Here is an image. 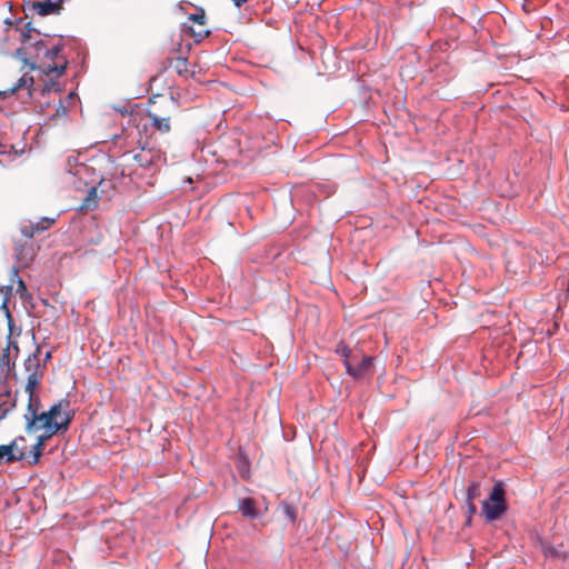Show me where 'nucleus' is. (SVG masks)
Instances as JSON below:
<instances>
[{
	"mask_svg": "<svg viewBox=\"0 0 569 569\" xmlns=\"http://www.w3.org/2000/svg\"><path fill=\"white\" fill-rule=\"evenodd\" d=\"M27 421V431L46 429L48 433L56 435L58 432H64L69 429V426L73 419V413H68L67 418L60 421H53L49 411L41 413L24 415Z\"/></svg>",
	"mask_w": 569,
	"mask_h": 569,
	"instance_id": "f257e3e1",
	"label": "nucleus"
},
{
	"mask_svg": "<svg viewBox=\"0 0 569 569\" xmlns=\"http://www.w3.org/2000/svg\"><path fill=\"white\" fill-rule=\"evenodd\" d=\"M507 500L503 483L498 481L490 491L488 499L482 501V513L488 522L496 521L507 511Z\"/></svg>",
	"mask_w": 569,
	"mask_h": 569,
	"instance_id": "f03ea898",
	"label": "nucleus"
},
{
	"mask_svg": "<svg viewBox=\"0 0 569 569\" xmlns=\"http://www.w3.org/2000/svg\"><path fill=\"white\" fill-rule=\"evenodd\" d=\"M46 48L47 44L44 41L38 40L30 43L28 47L17 49V56L21 58L24 64L29 66L31 70H36L38 68L36 59L41 52L44 53Z\"/></svg>",
	"mask_w": 569,
	"mask_h": 569,
	"instance_id": "7ed1b4c3",
	"label": "nucleus"
},
{
	"mask_svg": "<svg viewBox=\"0 0 569 569\" xmlns=\"http://www.w3.org/2000/svg\"><path fill=\"white\" fill-rule=\"evenodd\" d=\"M40 352V348L38 347L36 353L29 356L24 361V368L29 372L28 381L26 386V391L29 393V397H36L34 390L40 383V376L38 375V369L40 367L38 360V353Z\"/></svg>",
	"mask_w": 569,
	"mask_h": 569,
	"instance_id": "20e7f679",
	"label": "nucleus"
},
{
	"mask_svg": "<svg viewBox=\"0 0 569 569\" xmlns=\"http://www.w3.org/2000/svg\"><path fill=\"white\" fill-rule=\"evenodd\" d=\"M150 103L153 107L147 110V118L150 120L151 126L161 133H168L171 130V114L159 110L152 100H150Z\"/></svg>",
	"mask_w": 569,
	"mask_h": 569,
	"instance_id": "39448f33",
	"label": "nucleus"
},
{
	"mask_svg": "<svg viewBox=\"0 0 569 569\" xmlns=\"http://www.w3.org/2000/svg\"><path fill=\"white\" fill-rule=\"evenodd\" d=\"M373 358L370 356H362L359 358L357 356L356 360H352L350 363H347V373L352 378L360 380L369 375H371Z\"/></svg>",
	"mask_w": 569,
	"mask_h": 569,
	"instance_id": "423d86ee",
	"label": "nucleus"
},
{
	"mask_svg": "<svg viewBox=\"0 0 569 569\" xmlns=\"http://www.w3.org/2000/svg\"><path fill=\"white\" fill-rule=\"evenodd\" d=\"M56 219L43 217L37 222L23 221L20 226V232L27 239H32L36 234L43 232L52 227Z\"/></svg>",
	"mask_w": 569,
	"mask_h": 569,
	"instance_id": "0eeeda50",
	"label": "nucleus"
},
{
	"mask_svg": "<svg viewBox=\"0 0 569 569\" xmlns=\"http://www.w3.org/2000/svg\"><path fill=\"white\" fill-rule=\"evenodd\" d=\"M11 291H12V287H10V286L0 287V297H2V301L0 303V310H2L4 312V316L7 318L10 338L14 335V330H16L14 320H13V317L8 307L9 296L11 295Z\"/></svg>",
	"mask_w": 569,
	"mask_h": 569,
	"instance_id": "6e6552de",
	"label": "nucleus"
},
{
	"mask_svg": "<svg viewBox=\"0 0 569 569\" xmlns=\"http://www.w3.org/2000/svg\"><path fill=\"white\" fill-rule=\"evenodd\" d=\"M48 411L53 421H60L67 418L68 413L74 415V411L70 409V401L68 399H60L57 403L52 405Z\"/></svg>",
	"mask_w": 569,
	"mask_h": 569,
	"instance_id": "1a4fd4ad",
	"label": "nucleus"
},
{
	"mask_svg": "<svg viewBox=\"0 0 569 569\" xmlns=\"http://www.w3.org/2000/svg\"><path fill=\"white\" fill-rule=\"evenodd\" d=\"M541 549L546 558L565 561L569 557V553L562 550V545L555 547L549 542L541 541Z\"/></svg>",
	"mask_w": 569,
	"mask_h": 569,
	"instance_id": "9d476101",
	"label": "nucleus"
},
{
	"mask_svg": "<svg viewBox=\"0 0 569 569\" xmlns=\"http://www.w3.org/2000/svg\"><path fill=\"white\" fill-rule=\"evenodd\" d=\"M30 9L41 17L58 14V7L52 3V0H46L43 2L34 1L30 4Z\"/></svg>",
	"mask_w": 569,
	"mask_h": 569,
	"instance_id": "9b49d317",
	"label": "nucleus"
},
{
	"mask_svg": "<svg viewBox=\"0 0 569 569\" xmlns=\"http://www.w3.org/2000/svg\"><path fill=\"white\" fill-rule=\"evenodd\" d=\"M239 511L243 517L249 519H256L258 517V510L256 508V501L252 498H243L239 501Z\"/></svg>",
	"mask_w": 569,
	"mask_h": 569,
	"instance_id": "f8f14e48",
	"label": "nucleus"
},
{
	"mask_svg": "<svg viewBox=\"0 0 569 569\" xmlns=\"http://www.w3.org/2000/svg\"><path fill=\"white\" fill-rule=\"evenodd\" d=\"M98 206V193L96 187H90L86 198L79 207V211L87 212L89 210L96 209Z\"/></svg>",
	"mask_w": 569,
	"mask_h": 569,
	"instance_id": "ddd939ff",
	"label": "nucleus"
},
{
	"mask_svg": "<svg viewBox=\"0 0 569 569\" xmlns=\"http://www.w3.org/2000/svg\"><path fill=\"white\" fill-rule=\"evenodd\" d=\"M53 435L47 433L41 435L38 437L36 445L33 446L31 453L33 456V459L31 461V465H37L39 462L40 457L43 453L46 441L51 438Z\"/></svg>",
	"mask_w": 569,
	"mask_h": 569,
	"instance_id": "4468645a",
	"label": "nucleus"
},
{
	"mask_svg": "<svg viewBox=\"0 0 569 569\" xmlns=\"http://www.w3.org/2000/svg\"><path fill=\"white\" fill-rule=\"evenodd\" d=\"M134 161L142 168H149L154 162V156L151 150L141 149L133 156Z\"/></svg>",
	"mask_w": 569,
	"mask_h": 569,
	"instance_id": "2eb2a0df",
	"label": "nucleus"
},
{
	"mask_svg": "<svg viewBox=\"0 0 569 569\" xmlns=\"http://www.w3.org/2000/svg\"><path fill=\"white\" fill-rule=\"evenodd\" d=\"M16 254L20 261H24L26 263H28L32 261L34 257V250L33 247L30 244H21L16 248Z\"/></svg>",
	"mask_w": 569,
	"mask_h": 569,
	"instance_id": "dca6fc26",
	"label": "nucleus"
},
{
	"mask_svg": "<svg viewBox=\"0 0 569 569\" xmlns=\"http://www.w3.org/2000/svg\"><path fill=\"white\" fill-rule=\"evenodd\" d=\"M32 84H33V78L32 77L27 78L26 76H23L19 79L18 83L16 86H13L9 91H0V97L6 98L9 94H13L16 91H18L19 89H21L23 87H28V89L30 90Z\"/></svg>",
	"mask_w": 569,
	"mask_h": 569,
	"instance_id": "f3484780",
	"label": "nucleus"
},
{
	"mask_svg": "<svg viewBox=\"0 0 569 569\" xmlns=\"http://www.w3.org/2000/svg\"><path fill=\"white\" fill-rule=\"evenodd\" d=\"M336 352L343 357V363L346 368L348 362L350 363L352 360L357 359V352H353L347 345L342 342L337 346Z\"/></svg>",
	"mask_w": 569,
	"mask_h": 569,
	"instance_id": "a211bd4d",
	"label": "nucleus"
},
{
	"mask_svg": "<svg viewBox=\"0 0 569 569\" xmlns=\"http://www.w3.org/2000/svg\"><path fill=\"white\" fill-rule=\"evenodd\" d=\"M279 507L288 521L295 523L297 520V509L284 500L280 502Z\"/></svg>",
	"mask_w": 569,
	"mask_h": 569,
	"instance_id": "6ab92c4d",
	"label": "nucleus"
},
{
	"mask_svg": "<svg viewBox=\"0 0 569 569\" xmlns=\"http://www.w3.org/2000/svg\"><path fill=\"white\" fill-rule=\"evenodd\" d=\"M481 496V483L479 481H472L467 488L466 500L475 501V499Z\"/></svg>",
	"mask_w": 569,
	"mask_h": 569,
	"instance_id": "aec40b11",
	"label": "nucleus"
},
{
	"mask_svg": "<svg viewBox=\"0 0 569 569\" xmlns=\"http://www.w3.org/2000/svg\"><path fill=\"white\" fill-rule=\"evenodd\" d=\"M67 64H68V62H67V61H64V62H63V64H60V66H58V64H56V63H53V64H48L47 67H44V68L42 69V72H43L46 76H50V74H52V73H54V72H56V73H57V77H61V76L66 72Z\"/></svg>",
	"mask_w": 569,
	"mask_h": 569,
	"instance_id": "412c9836",
	"label": "nucleus"
},
{
	"mask_svg": "<svg viewBox=\"0 0 569 569\" xmlns=\"http://www.w3.org/2000/svg\"><path fill=\"white\" fill-rule=\"evenodd\" d=\"M62 50H63V43H58V44L53 46L51 49L46 48L43 56H44V58H47L49 60H53L60 56Z\"/></svg>",
	"mask_w": 569,
	"mask_h": 569,
	"instance_id": "4be33fe9",
	"label": "nucleus"
},
{
	"mask_svg": "<svg viewBox=\"0 0 569 569\" xmlns=\"http://www.w3.org/2000/svg\"><path fill=\"white\" fill-rule=\"evenodd\" d=\"M173 67L179 74L187 73L188 72V59L184 57L176 58Z\"/></svg>",
	"mask_w": 569,
	"mask_h": 569,
	"instance_id": "5701e85b",
	"label": "nucleus"
},
{
	"mask_svg": "<svg viewBox=\"0 0 569 569\" xmlns=\"http://www.w3.org/2000/svg\"><path fill=\"white\" fill-rule=\"evenodd\" d=\"M189 31H190V34L191 37L194 39V42H200L202 41L204 38L209 37L210 36V30H207V29H200L198 31H196L193 29V27H189Z\"/></svg>",
	"mask_w": 569,
	"mask_h": 569,
	"instance_id": "b1692460",
	"label": "nucleus"
},
{
	"mask_svg": "<svg viewBox=\"0 0 569 569\" xmlns=\"http://www.w3.org/2000/svg\"><path fill=\"white\" fill-rule=\"evenodd\" d=\"M39 407H40L39 398L38 397H29L26 415L38 413Z\"/></svg>",
	"mask_w": 569,
	"mask_h": 569,
	"instance_id": "393cba45",
	"label": "nucleus"
},
{
	"mask_svg": "<svg viewBox=\"0 0 569 569\" xmlns=\"http://www.w3.org/2000/svg\"><path fill=\"white\" fill-rule=\"evenodd\" d=\"M31 32H36L40 34V31L36 29L31 22L26 23V32L22 33V42L24 44L29 43L31 40Z\"/></svg>",
	"mask_w": 569,
	"mask_h": 569,
	"instance_id": "a878e982",
	"label": "nucleus"
},
{
	"mask_svg": "<svg viewBox=\"0 0 569 569\" xmlns=\"http://www.w3.org/2000/svg\"><path fill=\"white\" fill-rule=\"evenodd\" d=\"M189 20H192L193 22L200 24V26H204L206 24V13L203 11V9H200L199 12L197 13H193V14H190Z\"/></svg>",
	"mask_w": 569,
	"mask_h": 569,
	"instance_id": "bb28decb",
	"label": "nucleus"
},
{
	"mask_svg": "<svg viewBox=\"0 0 569 569\" xmlns=\"http://www.w3.org/2000/svg\"><path fill=\"white\" fill-rule=\"evenodd\" d=\"M24 441H26V438L23 436H19L16 439H13L9 445H6V446L11 447V452L16 453V451H17V453H19L21 450H23V448L20 447V443L24 442Z\"/></svg>",
	"mask_w": 569,
	"mask_h": 569,
	"instance_id": "cd10ccee",
	"label": "nucleus"
},
{
	"mask_svg": "<svg viewBox=\"0 0 569 569\" xmlns=\"http://www.w3.org/2000/svg\"><path fill=\"white\" fill-rule=\"evenodd\" d=\"M73 167H76V168L77 167H82V164L78 163V160H77L76 157H68L67 163H66L67 171L70 172V173H73V174H78L79 170L73 171L72 170Z\"/></svg>",
	"mask_w": 569,
	"mask_h": 569,
	"instance_id": "c85d7f7f",
	"label": "nucleus"
},
{
	"mask_svg": "<svg viewBox=\"0 0 569 569\" xmlns=\"http://www.w3.org/2000/svg\"><path fill=\"white\" fill-rule=\"evenodd\" d=\"M10 363V351L8 349H3L0 355V367H9Z\"/></svg>",
	"mask_w": 569,
	"mask_h": 569,
	"instance_id": "c756f323",
	"label": "nucleus"
},
{
	"mask_svg": "<svg viewBox=\"0 0 569 569\" xmlns=\"http://www.w3.org/2000/svg\"><path fill=\"white\" fill-rule=\"evenodd\" d=\"M6 349H8L9 351H10L11 349H13V350L16 351V357L18 356V352H19L18 343H17V341L11 340V338H10V337H8V342H7V347H6Z\"/></svg>",
	"mask_w": 569,
	"mask_h": 569,
	"instance_id": "7c9ffc66",
	"label": "nucleus"
},
{
	"mask_svg": "<svg viewBox=\"0 0 569 569\" xmlns=\"http://www.w3.org/2000/svg\"><path fill=\"white\" fill-rule=\"evenodd\" d=\"M467 516H473L477 512V507L473 501H467Z\"/></svg>",
	"mask_w": 569,
	"mask_h": 569,
	"instance_id": "2f4dec72",
	"label": "nucleus"
},
{
	"mask_svg": "<svg viewBox=\"0 0 569 569\" xmlns=\"http://www.w3.org/2000/svg\"><path fill=\"white\" fill-rule=\"evenodd\" d=\"M66 2V0H56V1H52V3H54L57 7H58V14H60L61 10L63 9V3Z\"/></svg>",
	"mask_w": 569,
	"mask_h": 569,
	"instance_id": "473e14b6",
	"label": "nucleus"
},
{
	"mask_svg": "<svg viewBox=\"0 0 569 569\" xmlns=\"http://www.w3.org/2000/svg\"><path fill=\"white\" fill-rule=\"evenodd\" d=\"M66 2V0H56V1H52V3H54L57 7H58V14H60L61 10L63 9V3Z\"/></svg>",
	"mask_w": 569,
	"mask_h": 569,
	"instance_id": "72a5a7b5",
	"label": "nucleus"
},
{
	"mask_svg": "<svg viewBox=\"0 0 569 569\" xmlns=\"http://www.w3.org/2000/svg\"><path fill=\"white\" fill-rule=\"evenodd\" d=\"M234 6L240 8L241 6H243L248 0H232Z\"/></svg>",
	"mask_w": 569,
	"mask_h": 569,
	"instance_id": "f704fd0d",
	"label": "nucleus"
},
{
	"mask_svg": "<svg viewBox=\"0 0 569 569\" xmlns=\"http://www.w3.org/2000/svg\"><path fill=\"white\" fill-rule=\"evenodd\" d=\"M9 411H10V409H9V408H7V409L2 410V411H1V415H0V419L6 418V416L8 415V412H9Z\"/></svg>",
	"mask_w": 569,
	"mask_h": 569,
	"instance_id": "c9c22d12",
	"label": "nucleus"
},
{
	"mask_svg": "<svg viewBox=\"0 0 569 569\" xmlns=\"http://www.w3.org/2000/svg\"><path fill=\"white\" fill-rule=\"evenodd\" d=\"M19 288L20 289H26V284H24V282L21 279H19Z\"/></svg>",
	"mask_w": 569,
	"mask_h": 569,
	"instance_id": "e433bc0d",
	"label": "nucleus"
},
{
	"mask_svg": "<svg viewBox=\"0 0 569 569\" xmlns=\"http://www.w3.org/2000/svg\"><path fill=\"white\" fill-rule=\"evenodd\" d=\"M166 102H167L168 106H170L171 108L174 109V103H173L172 100H167Z\"/></svg>",
	"mask_w": 569,
	"mask_h": 569,
	"instance_id": "4c0bfd02",
	"label": "nucleus"
},
{
	"mask_svg": "<svg viewBox=\"0 0 569 569\" xmlns=\"http://www.w3.org/2000/svg\"><path fill=\"white\" fill-rule=\"evenodd\" d=\"M471 519H472V516H467L466 525L469 526L471 523Z\"/></svg>",
	"mask_w": 569,
	"mask_h": 569,
	"instance_id": "58836bf2",
	"label": "nucleus"
},
{
	"mask_svg": "<svg viewBox=\"0 0 569 569\" xmlns=\"http://www.w3.org/2000/svg\"><path fill=\"white\" fill-rule=\"evenodd\" d=\"M50 358H51V352H50V351H48V352L46 353L44 360L47 361V360H49Z\"/></svg>",
	"mask_w": 569,
	"mask_h": 569,
	"instance_id": "ea45409f",
	"label": "nucleus"
}]
</instances>
